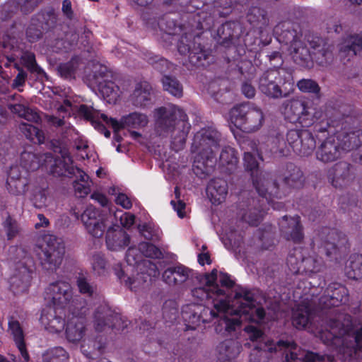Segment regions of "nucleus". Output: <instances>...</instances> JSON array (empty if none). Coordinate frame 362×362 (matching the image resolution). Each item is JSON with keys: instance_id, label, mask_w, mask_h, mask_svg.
<instances>
[{"instance_id": "nucleus-1", "label": "nucleus", "mask_w": 362, "mask_h": 362, "mask_svg": "<svg viewBox=\"0 0 362 362\" xmlns=\"http://www.w3.org/2000/svg\"><path fill=\"white\" fill-rule=\"evenodd\" d=\"M348 301L347 288L337 283L330 284L314 303L322 316L319 334L324 344L354 360L362 355V325L353 324L351 317L339 311L340 305Z\"/></svg>"}, {"instance_id": "nucleus-2", "label": "nucleus", "mask_w": 362, "mask_h": 362, "mask_svg": "<svg viewBox=\"0 0 362 362\" xmlns=\"http://www.w3.org/2000/svg\"><path fill=\"white\" fill-rule=\"evenodd\" d=\"M257 293L246 288L236 290L233 299L228 296L214 304L218 312L215 332L226 336L241 327V319L257 324H264L269 320L265 310L257 303Z\"/></svg>"}, {"instance_id": "nucleus-3", "label": "nucleus", "mask_w": 362, "mask_h": 362, "mask_svg": "<svg viewBox=\"0 0 362 362\" xmlns=\"http://www.w3.org/2000/svg\"><path fill=\"white\" fill-rule=\"evenodd\" d=\"M314 250L318 255L304 256L295 251L286 259L290 272L294 274H310L320 272L323 261L319 255H325L330 260H337L349 250V243L346 235L335 228H323L313 240Z\"/></svg>"}, {"instance_id": "nucleus-4", "label": "nucleus", "mask_w": 362, "mask_h": 362, "mask_svg": "<svg viewBox=\"0 0 362 362\" xmlns=\"http://www.w3.org/2000/svg\"><path fill=\"white\" fill-rule=\"evenodd\" d=\"M337 127L334 135L327 137L317 147L316 158L328 163L340 158L344 151L359 147L362 143V129H354L358 120V112L351 105H343L339 110Z\"/></svg>"}, {"instance_id": "nucleus-5", "label": "nucleus", "mask_w": 362, "mask_h": 362, "mask_svg": "<svg viewBox=\"0 0 362 362\" xmlns=\"http://www.w3.org/2000/svg\"><path fill=\"white\" fill-rule=\"evenodd\" d=\"M155 132L161 137L170 135L171 148L177 152L184 148L191 128L186 113L176 105L160 107L155 110Z\"/></svg>"}, {"instance_id": "nucleus-6", "label": "nucleus", "mask_w": 362, "mask_h": 362, "mask_svg": "<svg viewBox=\"0 0 362 362\" xmlns=\"http://www.w3.org/2000/svg\"><path fill=\"white\" fill-rule=\"evenodd\" d=\"M248 339L256 342L254 349L269 354L280 353L284 357V362H317L322 361L323 356L311 351L300 350L293 341L279 340L275 342L269 339L264 332L255 325L244 328Z\"/></svg>"}, {"instance_id": "nucleus-7", "label": "nucleus", "mask_w": 362, "mask_h": 362, "mask_svg": "<svg viewBox=\"0 0 362 362\" xmlns=\"http://www.w3.org/2000/svg\"><path fill=\"white\" fill-rule=\"evenodd\" d=\"M275 177L268 178L266 182V192L262 197L269 204L272 197L281 199L286 196L291 189H298L303 187L304 183L303 173L301 170L292 163L281 165L276 170Z\"/></svg>"}, {"instance_id": "nucleus-8", "label": "nucleus", "mask_w": 362, "mask_h": 362, "mask_svg": "<svg viewBox=\"0 0 362 362\" xmlns=\"http://www.w3.org/2000/svg\"><path fill=\"white\" fill-rule=\"evenodd\" d=\"M308 42L311 50L301 41L291 47L292 58L296 64L310 68L313 66V61L322 66L332 61V51L325 39L318 36H309Z\"/></svg>"}, {"instance_id": "nucleus-9", "label": "nucleus", "mask_w": 362, "mask_h": 362, "mask_svg": "<svg viewBox=\"0 0 362 362\" xmlns=\"http://www.w3.org/2000/svg\"><path fill=\"white\" fill-rule=\"evenodd\" d=\"M258 88L271 99L288 98L294 91L292 73L286 68L268 69L259 76Z\"/></svg>"}, {"instance_id": "nucleus-10", "label": "nucleus", "mask_w": 362, "mask_h": 362, "mask_svg": "<svg viewBox=\"0 0 362 362\" xmlns=\"http://www.w3.org/2000/svg\"><path fill=\"white\" fill-rule=\"evenodd\" d=\"M221 134L215 128L209 127L199 131L194 137L193 144L199 149L202 159L206 160L201 165H194V167L200 169L202 174L207 175L213 170L216 162V153L219 150Z\"/></svg>"}, {"instance_id": "nucleus-11", "label": "nucleus", "mask_w": 362, "mask_h": 362, "mask_svg": "<svg viewBox=\"0 0 362 362\" xmlns=\"http://www.w3.org/2000/svg\"><path fill=\"white\" fill-rule=\"evenodd\" d=\"M33 251L42 269L54 272L62 263L65 243L61 238L47 234L43 238V243L35 245Z\"/></svg>"}, {"instance_id": "nucleus-12", "label": "nucleus", "mask_w": 362, "mask_h": 362, "mask_svg": "<svg viewBox=\"0 0 362 362\" xmlns=\"http://www.w3.org/2000/svg\"><path fill=\"white\" fill-rule=\"evenodd\" d=\"M230 117L235 127L247 133L258 130L264 122L262 109L249 103L233 107L230 111Z\"/></svg>"}, {"instance_id": "nucleus-13", "label": "nucleus", "mask_w": 362, "mask_h": 362, "mask_svg": "<svg viewBox=\"0 0 362 362\" xmlns=\"http://www.w3.org/2000/svg\"><path fill=\"white\" fill-rule=\"evenodd\" d=\"M280 110L286 120L299 123L303 127H309L317 119L313 109L303 98L295 97L284 100Z\"/></svg>"}, {"instance_id": "nucleus-14", "label": "nucleus", "mask_w": 362, "mask_h": 362, "mask_svg": "<svg viewBox=\"0 0 362 362\" xmlns=\"http://www.w3.org/2000/svg\"><path fill=\"white\" fill-rule=\"evenodd\" d=\"M177 50L182 55L188 54L189 63L197 67H206L214 62L209 49H204L192 35H182L177 43Z\"/></svg>"}, {"instance_id": "nucleus-15", "label": "nucleus", "mask_w": 362, "mask_h": 362, "mask_svg": "<svg viewBox=\"0 0 362 362\" xmlns=\"http://www.w3.org/2000/svg\"><path fill=\"white\" fill-rule=\"evenodd\" d=\"M81 299V297L77 296L71 302L69 307V310H71L73 317L70 318L66 326V337L69 341L76 342L80 341L85 330L84 319L83 315L86 314V308L85 301H83L80 306L77 305L76 302Z\"/></svg>"}, {"instance_id": "nucleus-16", "label": "nucleus", "mask_w": 362, "mask_h": 362, "mask_svg": "<svg viewBox=\"0 0 362 362\" xmlns=\"http://www.w3.org/2000/svg\"><path fill=\"white\" fill-rule=\"evenodd\" d=\"M81 220L88 234L94 238H101L110 226V221L106 215L90 206L81 215Z\"/></svg>"}, {"instance_id": "nucleus-17", "label": "nucleus", "mask_w": 362, "mask_h": 362, "mask_svg": "<svg viewBox=\"0 0 362 362\" xmlns=\"http://www.w3.org/2000/svg\"><path fill=\"white\" fill-rule=\"evenodd\" d=\"M286 141L293 151L302 156L310 155L316 146L313 134L305 129H290L286 134Z\"/></svg>"}, {"instance_id": "nucleus-18", "label": "nucleus", "mask_w": 362, "mask_h": 362, "mask_svg": "<svg viewBox=\"0 0 362 362\" xmlns=\"http://www.w3.org/2000/svg\"><path fill=\"white\" fill-rule=\"evenodd\" d=\"M327 177L328 182L334 188H346L354 182L356 178V170L351 163L339 161L327 170Z\"/></svg>"}, {"instance_id": "nucleus-19", "label": "nucleus", "mask_w": 362, "mask_h": 362, "mask_svg": "<svg viewBox=\"0 0 362 362\" xmlns=\"http://www.w3.org/2000/svg\"><path fill=\"white\" fill-rule=\"evenodd\" d=\"M94 318L98 332H102L106 327L124 330L128 326V322L123 320L120 314L115 313L107 305L99 306L95 312Z\"/></svg>"}, {"instance_id": "nucleus-20", "label": "nucleus", "mask_w": 362, "mask_h": 362, "mask_svg": "<svg viewBox=\"0 0 362 362\" xmlns=\"http://www.w3.org/2000/svg\"><path fill=\"white\" fill-rule=\"evenodd\" d=\"M217 272V269H214L211 273L196 276L197 280L203 283L204 286H199L192 290V295L194 298L203 301L209 298H212L214 295L216 296H226L225 291L220 288L218 285L216 284Z\"/></svg>"}, {"instance_id": "nucleus-21", "label": "nucleus", "mask_w": 362, "mask_h": 362, "mask_svg": "<svg viewBox=\"0 0 362 362\" xmlns=\"http://www.w3.org/2000/svg\"><path fill=\"white\" fill-rule=\"evenodd\" d=\"M44 296L46 300L52 303L53 307L64 308L72 298L71 287L66 281H57L45 288Z\"/></svg>"}, {"instance_id": "nucleus-22", "label": "nucleus", "mask_w": 362, "mask_h": 362, "mask_svg": "<svg viewBox=\"0 0 362 362\" xmlns=\"http://www.w3.org/2000/svg\"><path fill=\"white\" fill-rule=\"evenodd\" d=\"M245 170L250 172L252 183L259 195L264 196L266 182H268L269 173L262 171L259 168V163L252 152L245 151L243 156Z\"/></svg>"}, {"instance_id": "nucleus-23", "label": "nucleus", "mask_w": 362, "mask_h": 362, "mask_svg": "<svg viewBox=\"0 0 362 362\" xmlns=\"http://www.w3.org/2000/svg\"><path fill=\"white\" fill-rule=\"evenodd\" d=\"M101 117L103 118V121L105 122L106 124L115 128V129L124 128H142L146 127L148 122V117L145 114L137 112L123 116L119 122L114 118L108 117L105 114H102Z\"/></svg>"}, {"instance_id": "nucleus-24", "label": "nucleus", "mask_w": 362, "mask_h": 362, "mask_svg": "<svg viewBox=\"0 0 362 362\" xmlns=\"http://www.w3.org/2000/svg\"><path fill=\"white\" fill-rule=\"evenodd\" d=\"M138 273L135 279L128 277L126 284L130 286L131 290L139 288L144 284H148L152 278L156 277L158 274V269L155 263L149 259L142 261L136 266Z\"/></svg>"}, {"instance_id": "nucleus-25", "label": "nucleus", "mask_w": 362, "mask_h": 362, "mask_svg": "<svg viewBox=\"0 0 362 362\" xmlns=\"http://www.w3.org/2000/svg\"><path fill=\"white\" fill-rule=\"evenodd\" d=\"M242 219L251 226H257L262 217L260 201L256 198H247L238 204Z\"/></svg>"}, {"instance_id": "nucleus-26", "label": "nucleus", "mask_w": 362, "mask_h": 362, "mask_svg": "<svg viewBox=\"0 0 362 362\" xmlns=\"http://www.w3.org/2000/svg\"><path fill=\"white\" fill-rule=\"evenodd\" d=\"M279 226L281 235L285 239L295 243H301L304 235L298 216L288 218L284 216L279 222Z\"/></svg>"}, {"instance_id": "nucleus-27", "label": "nucleus", "mask_w": 362, "mask_h": 362, "mask_svg": "<svg viewBox=\"0 0 362 362\" xmlns=\"http://www.w3.org/2000/svg\"><path fill=\"white\" fill-rule=\"evenodd\" d=\"M78 168L73 165V160L66 151H61V156L51 161L50 173L55 177H71L76 175Z\"/></svg>"}, {"instance_id": "nucleus-28", "label": "nucleus", "mask_w": 362, "mask_h": 362, "mask_svg": "<svg viewBox=\"0 0 362 362\" xmlns=\"http://www.w3.org/2000/svg\"><path fill=\"white\" fill-rule=\"evenodd\" d=\"M195 272L187 267L179 264L167 268L163 273V279L169 286L181 285L189 278L194 277Z\"/></svg>"}, {"instance_id": "nucleus-29", "label": "nucleus", "mask_w": 362, "mask_h": 362, "mask_svg": "<svg viewBox=\"0 0 362 362\" xmlns=\"http://www.w3.org/2000/svg\"><path fill=\"white\" fill-rule=\"evenodd\" d=\"M105 239L107 248L112 251L124 248L130 242L129 235L118 225L109 226Z\"/></svg>"}, {"instance_id": "nucleus-30", "label": "nucleus", "mask_w": 362, "mask_h": 362, "mask_svg": "<svg viewBox=\"0 0 362 362\" xmlns=\"http://www.w3.org/2000/svg\"><path fill=\"white\" fill-rule=\"evenodd\" d=\"M298 26L291 22L284 21L276 25L274 32L279 35V40L286 45H290L291 47L298 42L302 34L298 31Z\"/></svg>"}, {"instance_id": "nucleus-31", "label": "nucleus", "mask_w": 362, "mask_h": 362, "mask_svg": "<svg viewBox=\"0 0 362 362\" xmlns=\"http://www.w3.org/2000/svg\"><path fill=\"white\" fill-rule=\"evenodd\" d=\"M40 321L46 329L53 333L62 332L66 325L64 319L57 314L55 307L52 306L42 310Z\"/></svg>"}, {"instance_id": "nucleus-32", "label": "nucleus", "mask_w": 362, "mask_h": 362, "mask_svg": "<svg viewBox=\"0 0 362 362\" xmlns=\"http://www.w3.org/2000/svg\"><path fill=\"white\" fill-rule=\"evenodd\" d=\"M316 303L313 300V304ZM314 310H312L310 305L301 304L299 305L297 308L293 311L292 315V323L294 327L298 329H302L306 327L309 324H312L314 320L315 312L318 313V315L322 318L320 312L316 310V307L314 305Z\"/></svg>"}, {"instance_id": "nucleus-33", "label": "nucleus", "mask_w": 362, "mask_h": 362, "mask_svg": "<svg viewBox=\"0 0 362 362\" xmlns=\"http://www.w3.org/2000/svg\"><path fill=\"white\" fill-rule=\"evenodd\" d=\"M9 329L13 337L16 345L19 351L20 355L14 356V362H29L30 356L27 351L24 340V334L20 323L17 320L9 322Z\"/></svg>"}, {"instance_id": "nucleus-34", "label": "nucleus", "mask_w": 362, "mask_h": 362, "mask_svg": "<svg viewBox=\"0 0 362 362\" xmlns=\"http://www.w3.org/2000/svg\"><path fill=\"white\" fill-rule=\"evenodd\" d=\"M362 49V35L348 36L339 45V55L341 59L350 61Z\"/></svg>"}, {"instance_id": "nucleus-35", "label": "nucleus", "mask_w": 362, "mask_h": 362, "mask_svg": "<svg viewBox=\"0 0 362 362\" xmlns=\"http://www.w3.org/2000/svg\"><path fill=\"white\" fill-rule=\"evenodd\" d=\"M132 104L136 107H146L153 104L152 88L147 82L136 85L130 96Z\"/></svg>"}, {"instance_id": "nucleus-36", "label": "nucleus", "mask_w": 362, "mask_h": 362, "mask_svg": "<svg viewBox=\"0 0 362 362\" xmlns=\"http://www.w3.org/2000/svg\"><path fill=\"white\" fill-rule=\"evenodd\" d=\"M206 194L212 204H221L228 194L227 182L221 178L212 179L207 185Z\"/></svg>"}, {"instance_id": "nucleus-37", "label": "nucleus", "mask_w": 362, "mask_h": 362, "mask_svg": "<svg viewBox=\"0 0 362 362\" xmlns=\"http://www.w3.org/2000/svg\"><path fill=\"white\" fill-rule=\"evenodd\" d=\"M33 270L28 269H16L11 278V288L15 294H20L28 291L32 279Z\"/></svg>"}, {"instance_id": "nucleus-38", "label": "nucleus", "mask_w": 362, "mask_h": 362, "mask_svg": "<svg viewBox=\"0 0 362 362\" xmlns=\"http://www.w3.org/2000/svg\"><path fill=\"white\" fill-rule=\"evenodd\" d=\"M20 62L31 76H34L36 80L43 81L47 78L45 71L37 64L35 54L30 51H25L20 57Z\"/></svg>"}, {"instance_id": "nucleus-39", "label": "nucleus", "mask_w": 362, "mask_h": 362, "mask_svg": "<svg viewBox=\"0 0 362 362\" xmlns=\"http://www.w3.org/2000/svg\"><path fill=\"white\" fill-rule=\"evenodd\" d=\"M238 27V24L233 21L223 23L217 30L219 43L225 47H228L238 35L236 29Z\"/></svg>"}, {"instance_id": "nucleus-40", "label": "nucleus", "mask_w": 362, "mask_h": 362, "mask_svg": "<svg viewBox=\"0 0 362 362\" xmlns=\"http://www.w3.org/2000/svg\"><path fill=\"white\" fill-rule=\"evenodd\" d=\"M98 89L109 103H115L119 97V88L110 80L98 81Z\"/></svg>"}, {"instance_id": "nucleus-41", "label": "nucleus", "mask_w": 362, "mask_h": 362, "mask_svg": "<svg viewBox=\"0 0 362 362\" xmlns=\"http://www.w3.org/2000/svg\"><path fill=\"white\" fill-rule=\"evenodd\" d=\"M11 252L15 253L14 262L16 263V269L33 270V259L25 247H11Z\"/></svg>"}, {"instance_id": "nucleus-42", "label": "nucleus", "mask_w": 362, "mask_h": 362, "mask_svg": "<svg viewBox=\"0 0 362 362\" xmlns=\"http://www.w3.org/2000/svg\"><path fill=\"white\" fill-rule=\"evenodd\" d=\"M7 107L12 113L29 122H38L40 120L39 115L35 111L21 103V102L8 103Z\"/></svg>"}, {"instance_id": "nucleus-43", "label": "nucleus", "mask_w": 362, "mask_h": 362, "mask_svg": "<svg viewBox=\"0 0 362 362\" xmlns=\"http://www.w3.org/2000/svg\"><path fill=\"white\" fill-rule=\"evenodd\" d=\"M345 274L351 279L362 278V255L354 254L350 256L345 266Z\"/></svg>"}, {"instance_id": "nucleus-44", "label": "nucleus", "mask_w": 362, "mask_h": 362, "mask_svg": "<svg viewBox=\"0 0 362 362\" xmlns=\"http://www.w3.org/2000/svg\"><path fill=\"white\" fill-rule=\"evenodd\" d=\"M78 114L86 119L90 121L92 125L99 132L103 133L106 129L105 126L102 124L99 119L102 118L101 115L98 110L86 105H81L78 109Z\"/></svg>"}, {"instance_id": "nucleus-45", "label": "nucleus", "mask_w": 362, "mask_h": 362, "mask_svg": "<svg viewBox=\"0 0 362 362\" xmlns=\"http://www.w3.org/2000/svg\"><path fill=\"white\" fill-rule=\"evenodd\" d=\"M247 21L253 27L262 29L269 23L267 11L258 6H252L247 14Z\"/></svg>"}, {"instance_id": "nucleus-46", "label": "nucleus", "mask_w": 362, "mask_h": 362, "mask_svg": "<svg viewBox=\"0 0 362 362\" xmlns=\"http://www.w3.org/2000/svg\"><path fill=\"white\" fill-rule=\"evenodd\" d=\"M69 354L62 346H54L46 349L42 354V362H68Z\"/></svg>"}, {"instance_id": "nucleus-47", "label": "nucleus", "mask_w": 362, "mask_h": 362, "mask_svg": "<svg viewBox=\"0 0 362 362\" xmlns=\"http://www.w3.org/2000/svg\"><path fill=\"white\" fill-rule=\"evenodd\" d=\"M198 306L199 305H187L182 308V317L187 323L188 329H195L201 323Z\"/></svg>"}, {"instance_id": "nucleus-48", "label": "nucleus", "mask_w": 362, "mask_h": 362, "mask_svg": "<svg viewBox=\"0 0 362 362\" xmlns=\"http://www.w3.org/2000/svg\"><path fill=\"white\" fill-rule=\"evenodd\" d=\"M161 82L165 91L178 98L182 97V84L175 76L165 74L162 77Z\"/></svg>"}, {"instance_id": "nucleus-49", "label": "nucleus", "mask_w": 362, "mask_h": 362, "mask_svg": "<svg viewBox=\"0 0 362 362\" xmlns=\"http://www.w3.org/2000/svg\"><path fill=\"white\" fill-rule=\"evenodd\" d=\"M104 348L100 340L94 339L84 340L81 344V349L83 354L89 359H96L101 354Z\"/></svg>"}, {"instance_id": "nucleus-50", "label": "nucleus", "mask_w": 362, "mask_h": 362, "mask_svg": "<svg viewBox=\"0 0 362 362\" xmlns=\"http://www.w3.org/2000/svg\"><path fill=\"white\" fill-rule=\"evenodd\" d=\"M219 354L230 360L238 356L241 351V344L237 340L230 339L222 341L218 346Z\"/></svg>"}, {"instance_id": "nucleus-51", "label": "nucleus", "mask_w": 362, "mask_h": 362, "mask_svg": "<svg viewBox=\"0 0 362 362\" xmlns=\"http://www.w3.org/2000/svg\"><path fill=\"white\" fill-rule=\"evenodd\" d=\"M145 59L156 70L163 75L174 69V65L168 60L158 55H155L153 53L146 54Z\"/></svg>"}, {"instance_id": "nucleus-52", "label": "nucleus", "mask_w": 362, "mask_h": 362, "mask_svg": "<svg viewBox=\"0 0 362 362\" xmlns=\"http://www.w3.org/2000/svg\"><path fill=\"white\" fill-rule=\"evenodd\" d=\"M75 175L78 177L74 182L75 192L78 197H84L90 192V181L89 180V177L79 168L76 170Z\"/></svg>"}, {"instance_id": "nucleus-53", "label": "nucleus", "mask_w": 362, "mask_h": 362, "mask_svg": "<svg viewBox=\"0 0 362 362\" xmlns=\"http://www.w3.org/2000/svg\"><path fill=\"white\" fill-rule=\"evenodd\" d=\"M238 161V159L234 148L230 146H225L222 148L219 157V162L221 165L227 168L230 173L235 170Z\"/></svg>"}, {"instance_id": "nucleus-54", "label": "nucleus", "mask_w": 362, "mask_h": 362, "mask_svg": "<svg viewBox=\"0 0 362 362\" xmlns=\"http://www.w3.org/2000/svg\"><path fill=\"white\" fill-rule=\"evenodd\" d=\"M19 128L23 134L33 143L42 144L44 142L45 136L42 131L35 126L31 124L22 123Z\"/></svg>"}, {"instance_id": "nucleus-55", "label": "nucleus", "mask_w": 362, "mask_h": 362, "mask_svg": "<svg viewBox=\"0 0 362 362\" xmlns=\"http://www.w3.org/2000/svg\"><path fill=\"white\" fill-rule=\"evenodd\" d=\"M42 25L40 24L37 16L32 17L30 23L25 30L26 38L29 42L33 43L42 37Z\"/></svg>"}, {"instance_id": "nucleus-56", "label": "nucleus", "mask_w": 362, "mask_h": 362, "mask_svg": "<svg viewBox=\"0 0 362 362\" xmlns=\"http://www.w3.org/2000/svg\"><path fill=\"white\" fill-rule=\"evenodd\" d=\"M1 224L8 240H12L20 235L21 228L18 223L9 214Z\"/></svg>"}, {"instance_id": "nucleus-57", "label": "nucleus", "mask_w": 362, "mask_h": 362, "mask_svg": "<svg viewBox=\"0 0 362 362\" xmlns=\"http://www.w3.org/2000/svg\"><path fill=\"white\" fill-rule=\"evenodd\" d=\"M76 284L79 292L87 297L93 298L98 294L97 286L83 275L77 277Z\"/></svg>"}, {"instance_id": "nucleus-58", "label": "nucleus", "mask_w": 362, "mask_h": 362, "mask_svg": "<svg viewBox=\"0 0 362 362\" xmlns=\"http://www.w3.org/2000/svg\"><path fill=\"white\" fill-rule=\"evenodd\" d=\"M78 68V60L72 58L70 61L61 63L57 66V71L59 74L66 79H71L75 78L76 72Z\"/></svg>"}, {"instance_id": "nucleus-59", "label": "nucleus", "mask_w": 362, "mask_h": 362, "mask_svg": "<svg viewBox=\"0 0 362 362\" xmlns=\"http://www.w3.org/2000/svg\"><path fill=\"white\" fill-rule=\"evenodd\" d=\"M28 184L27 178H21L13 181H6V187L10 194L20 195L24 194L28 191Z\"/></svg>"}, {"instance_id": "nucleus-60", "label": "nucleus", "mask_w": 362, "mask_h": 362, "mask_svg": "<svg viewBox=\"0 0 362 362\" xmlns=\"http://www.w3.org/2000/svg\"><path fill=\"white\" fill-rule=\"evenodd\" d=\"M21 164L28 171H34L39 168L40 160L31 152L23 151L21 155Z\"/></svg>"}, {"instance_id": "nucleus-61", "label": "nucleus", "mask_w": 362, "mask_h": 362, "mask_svg": "<svg viewBox=\"0 0 362 362\" xmlns=\"http://www.w3.org/2000/svg\"><path fill=\"white\" fill-rule=\"evenodd\" d=\"M19 4L20 2L17 1V0H9L1 6L0 11L1 19L3 21H7L13 17L19 10Z\"/></svg>"}, {"instance_id": "nucleus-62", "label": "nucleus", "mask_w": 362, "mask_h": 362, "mask_svg": "<svg viewBox=\"0 0 362 362\" xmlns=\"http://www.w3.org/2000/svg\"><path fill=\"white\" fill-rule=\"evenodd\" d=\"M92 268L97 275H104L107 272V261L100 252H95L91 258Z\"/></svg>"}, {"instance_id": "nucleus-63", "label": "nucleus", "mask_w": 362, "mask_h": 362, "mask_svg": "<svg viewBox=\"0 0 362 362\" xmlns=\"http://www.w3.org/2000/svg\"><path fill=\"white\" fill-rule=\"evenodd\" d=\"M158 25L160 30L168 35H175L177 30V23L174 19L168 15H165L158 21Z\"/></svg>"}, {"instance_id": "nucleus-64", "label": "nucleus", "mask_w": 362, "mask_h": 362, "mask_svg": "<svg viewBox=\"0 0 362 362\" xmlns=\"http://www.w3.org/2000/svg\"><path fill=\"white\" fill-rule=\"evenodd\" d=\"M139 250H141L144 257L160 259L163 257L161 250L152 243L142 242L139 243Z\"/></svg>"}]
</instances>
